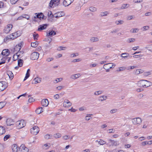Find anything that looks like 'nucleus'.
I'll return each instance as SVG.
<instances>
[{
	"label": "nucleus",
	"instance_id": "obj_51",
	"mask_svg": "<svg viewBox=\"0 0 152 152\" xmlns=\"http://www.w3.org/2000/svg\"><path fill=\"white\" fill-rule=\"evenodd\" d=\"M146 48H149V50L152 52V44L147 45Z\"/></svg>",
	"mask_w": 152,
	"mask_h": 152
},
{
	"label": "nucleus",
	"instance_id": "obj_15",
	"mask_svg": "<svg viewBox=\"0 0 152 152\" xmlns=\"http://www.w3.org/2000/svg\"><path fill=\"white\" fill-rule=\"evenodd\" d=\"M75 0H64L63 2V5L67 7L70 5Z\"/></svg>",
	"mask_w": 152,
	"mask_h": 152
},
{
	"label": "nucleus",
	"instance_id": "obj_24",
	"mask_svg": "<svg viewBox=\"0 0 152 152\" xmlns=\"http://www.w3.org/2000/svg\"><path fill=\"white\" fill-rule=\"evenodd\" d=\"M96 142H98L99 144L101 145H103L107 144V143L105 141L101 139L98 140L96 141Z\"/></svg>",
	"mask_w": 152,
	"mask_h": 152
},
{
	"label": "nucleus",
	"instance_id": "obj_5",
	"mask_svg": "<svg viewBox=\"0 0 152 152\" xmlns=\"http://www.w3.org/2000/svg\"><path fill=\"white\" fill-rule=\"evenodd\" d=\"M39 131V128L36 126H34L31 129V134L36 135L37 134Z\"/></svg>",
	"mask_w": 152,
	"mask_h": 152
},
{
	"label": "nucleus",
	"instance_id": "obj_31",
	"mask_svg": "<svg viewBox=\"0 0 152 152\" xmlns=\"http://www.w3.org/2000/svg\"><path fill=\"white\" fill-rule=\"evenodd\" d=\"M143 71L141 69H137L134 71V73L136 75H138L140 73H142Z\"/></svg>",
	"mask_w": 152,
	"mask_h": 152
},
{
	"label": "nucleus",
	"instance_id": "obj_6",
	"mask_svg": "<svg viewBox=\"0 0 152 152\" xmlns=\"http://www.w3.org/2000/svg\"><path fill=\"white\" fill-rule=\"evenodd\" d=\"M132 122L134 125H139L141 123L142 120L141 118L139 117L134 118L132 119Z\"/></svg>",
	"mask_w": 152,
	"mask_h": 152
},
{
	"label": "nucleus",
	"instance_id": "obj_4",
	"mask_svg": "<svg viewBox=\"0 0 152 152\" xmlns=\"http://www.w3.org/2000/svg\"><path fill=\"white\" fill-rule=\"evenodd\" d=\"M60 0H51L49 6L51 7H54L57 6L60 3Z\"/></svg>",
	"mask_w": 152,
	"mask_h": 152
},
{
	"label": "nucleus",
	"instance_id": "obj_36",
	"mask_svg": "<svg viewBox=\"0 0 152 152\" xmlns=\"http://www.w3.org/2000/svg\"><path fill=\"white\" fill-rule=\"evenodd\" d=\"M124 23V21L123 20H116L115 21V23L117 25H121Z\"/></svg>",
	"mask_w": 152,
	"mask_h": 152
},
{
	"label": "nucleus",
	"instance_id": "obj_13",
	"mask_svg": "<svg viewBox=\"0 0 152 152\" xmlns=\"http://www.w3.org/2000/svg\"><path fill=\"white\" fill-rule=\"evenodd\" d=\"M19 151L20 152H28V149L24 145H22L19 148Z\"/></svg>",
	"mask_w": 152,
	"mask_h": 152
},
{
	"label": "nucleus",
	"instance_id": "obj_48",
	"mask_svg": "<svg viewBox=\"0 0 152 152\" xmlns=\"http://www.w3.org/2000/svg\"><path fill=\"white\" fill-rule=\"evenodd\" d=\"M89 10L92 12H95L96 11V8L94 7H90Z\"/></svg>",
	"mask_w": 152,
	"mask_h": 152
},
{
	"label": "nucleus",
	"instance_id": "obj_22",
	"mask_svg": "<svg viewBox=\"0 0 152 152\" xmlns=\"http://www.w3.org/2000/svg\"><path fill=\"white\" fill-rule=\"evenodd\" d=\"M109 14V12L107 11L102 12L100 13L99 16L101 17L105 16H107Z\"/></svg>",
	"mask_w": 152,
	"mask_h": 152
},
{
	"label": "nucleus",
	"instance_id": "obj_41",
	"mask_svg": "<svg viewBox=\"0 0 152 152\" xmlns=\"http://www.w3.org/2000/svg\"><path fill=\"white\" fill-rule=\"evenodd\" d=\"M50 144H45L43 146V148L45 149H48L49 147H50Z\"/></svg>",
	"mask_w": 152,
	"mask_h": 152
},
{
	"label": "nucleus",
	"instance_id": "obj_53",
	"mask_svg": "<svg viewBox=\"0 0 152 152\" xmlns=\"http://www.w3.org/2000/svg\"><path fill=\"white\" fill-rule=\"evenodd\" d=\"M52 136L50 134H47L45 135V138L47 139H50Z\"/></svg>",
	"mask_w": 152,
	"mask_h": 152
},
{
	"label": "nucleus",
	"instance_id": "obj_12",
	"mask_svg": "<svg viewBox=\"0 0 152 152\" xmlns=\"http://www.w3.org/2000/svg\"><path fill=\"white\" fill-rule=\"evenodd\" d=\"M15 35L13 34V33L7 36L4 39V41L5 42H7L8 41L9 39L13 40L15 39Z\"/></svg>",
	"mask_w": 152,
	"mask_h": 152
},
{
	"label": "nucleus",
	"instance_id": "obj_37",
	"mask_svg": "<svg viewBox=\"0 0 152 152\" xmlns=\"http://www.w3.org/2000/svg\"><path fill=\"white\" fill-rule=\"evenodd\" d=\"M23 63V61L21 59H20L18 60V66L20 67L22 66Z\"/></svg>",
	"mask_w": 152,
	"mask_h": 152
},
{
	"label": "nucleus",
	"instance_id": "obj_35",
	"mask_svg": "<svg viewBox=\"0 0 152 152\" xmlns=\"http://www.w3.org/2000/svg\"><path fill=\"white\" fill-rule=\"evenodd\" d=\"M99 40V39L96 37H92L90 39V41L91 42H97Z\"/></svg>",
	"mask_w": 152,
	"mask_h": 152
},
{
	"label": "nucleus",
	"instance_id": "obj_64",
	"mask_svg": "<svg viewBox=\"0 0 152 152\" xmlns=\"http://www.w3.org/2000/svg\"><path fill=\"white\" fill-rule=\"evenodd\" d=\"M69 138V136L68 135H65L63 137V138L64 140H67Z\"/></svg>",
	"mask_w": 152,
	"mask_h": 152
},
{
	"label": "nucleus",
	"instance_id": "obj_58",
	"mask_svg": "<svg viewBox=\"0 0 152 152\" xmlns=\"http://www.w3.org/2000/svg\"><path fill=\"white\" fill-rule=\"evenodd\" d=\"M81 61V59L80 58H78L77 59H74L72 61V62H77L80 61Z\"/></svg>",
	"mask_w": 152,
	"mask_h": 152
},
{
	"label": "nucleus",
	"instance_id": "obj_17",
	"mask_svg": "<svg viewBox=\"0 0 152 152\" xmlns=\"http://www.w3.org/2000/svg\"><path fill=\"white\" fill-rule=\"evenodd\" d=\"M47 26V24H46L40 25L38 26V31H41L42 30H44L46 28Z\"/></svg>",
	"mask_w": 152,
	"mask_h": 152
},
{
	"label": "nucleus",
	"instance_id": "obj_27",
	"mask_svg": "<svg viewBox=\"0 0 152 152\" xmlns=\"http://www.w3.org/2000/svg\"><path fill=\"white\" fill-rule=\"evenodd\" d=\"M43 109L42 107H39L36 110V112L37 114H39L43 112Z\"/></svg>",
	"mask_w": 152,
	"mask_h": 152
},
{
	"label": "nucleus",
	"instance_id": "obj_44",
	"mask_svg": "<svg viewBox=\"0 0 152 152\" xmlns=\"http://www.w3.org/2000/svg\"><path fill=\"white\" fill-rule=\"evenodd\" d=\"M129 54L128 53H123L121 55V57L123 58H126L128 56Z\"/></svg>",
	"mask_w": 152,
	"mask_h": 152
},
{
	"label": "nucleus",
	"instance_id": "obj_32",
	"mask_svg": "<svg viewBox=\"0 0 152 152\" xmlns=\"http://www.w3.org/2000/svg\"><path fill=\"white\" fill-rule=\"evenodd\" d=\"M7 74L9 76V78L11 79H12L13 77V75L12 73L10 71L7 72Z\"/></svg>",
	"mask_w": 152,
	"mask_h": 152
},
{
	"label": "nucleus",
	"instance_id": "obj_55",
	"mask_svg": "<svg viewBox=\"0 0 152 152\" xmlns=\"http://www.w3.org/2000/svg\"><path fill=\"white\" fill-rule=\"evenodd\" d=\"M143 31H146V30H148L149 28V26H144L143 27Z\"/></svg>",
	"mask_w": 152,
	"mask_h": 152
},
{
	"label": "nucleus",
	"instance_id": "obj_29",
	"mask_svg": "<svg viewBox=\"0 0 152 152\" xmlns=\"http://www.w3.org/2000/svg\"><path fill=\"white\" fill-rule=\"evenodd\" d=\"M12 148L13 152H17L18 151V146L17 145L14 144L12 145Z\"/></svg>",
	"mask_w": 152,
	"mask_h": 152
},
{
	"label": "nucleus",
	"instance_id": "obj_33",
	"mask_svg": "<svg viewBox=\"0 0 152 152\" xmlns=\"http://www.w3.org/2000/svg\"><path fill=\"white\" fill-rule=\"evenodd\" d=\"M54 138L56 139L60 138L61 137V134L59 133L54 134L53 135Z\"/></svg>",
	"mask_w": 152,
	"mask_h": 152
},
{
	"label": "nucleus",
	"instance_id": "obj_42",
	"mask_svg": "<svg viewBox=\"0 0 152 152\" xmlns=\"http://www.w3.org/2000/svg\"><path fill=\"white\" fill-rule=\"evenodd\" d=\"M6 105V103L5 102H0V109L3 108Z\"/></svg>",
	"mask_w": 152,
	"mask_h": 152
},
{
	"label": "nucleus",
	"instance_id": "obj_50",
	"mask_svg": "<svg viewBox=\"0 0 152 152\" xmlns=\"http://www.w3.org/2000/svg\"><path fill=\"white\" fill-rule=\"evenodd\" d=\"M52 39L50 37H48V38L45 39V41L48 42L49 43H50L52 41Z\"/></svg>",
	"mask_w": 152,
	"mask_h": 152
},
{
	"label": "nucleus",
	"instance_id": "obj_8",
	"mask_svg": "<svg viewBox=\"0 0 152 152\" xmlns=\"http://www.w3.org/2000/svg\"><path fill=\"white\" fill-rule=\"evenodd\" d=\"M113 64L112 63H108L104 64L103 66V68L106 70L107 72H109L110 69L112 68Z\"/></svg>",
	"mask_w": 152,
	"mask_h": 152
},
{
	"label": "nucleus",
	"instance_id": "obj_23",
	"mask_svg": "<svg viewBox=\"0 0 152 152\" xmlns=\"http://www.w3.org/2000/svg\"><path fill=\"white\" fill-rule=\"evenodd\" d=\"M41 78L37 77H36L34 78L32 82L33 83H34L35 84H36L38 83H39L41 82Z\"/></svg>",
	"mask_w": 152,
	"mask_h": 152
},
{
	"label": "nucleus",
	"instance_id": "obj_40",
	"mask_svg": "<svg viewBox=\"0 0 152 152\" xmlns=\"http://www.w3.org/2000/svg\"><path fill=\"white\" fill-rule=\"evenodd\" d=\"M103 93V91H96L94 93V94L95 95H98L101 94Z\"/></svg>",
	"mask_w": 152,
	"mask_h": 152
},
{
	"label": "nucleus",
	"instance_id": "obj_45",
	"mask_svg": "<svg viewBox=\"0 0 152 152\" xmlns=\"http://www.w3.org/2000/svg\"><path fill=\"white\" fill-rule=\"evenodd\" d=\"M70 102L67 99L65 100L63 103V106L64 107H66V104Z\"/></svg>",
	"mask_w": 152,
	"mask_h": 152
},
{
	"label": "nucleus",
	"instance_id": "obj_49",
	"mask_svg": "<svg viewBox=\"0 0 152 152\" xmlns=\"http://www.w3.org/2000/svg\"><path fill=\"white\" fill-rule=\"evenodd\" d=\"M34 39L35 40H37L38 37V34H33Z\"/></svg>",
	"mask_w": 152,
	"mask_h": 152
},
{
	"label": "nucleus",
	"instance_id": "obj_60",
	"mask_svg": "<svg viewBox=\"0 0 152 152\" xmlns=\"http://www.w3.org/2000/svg\"><path fill=\"white\" fill-rule=\"evenodd\" d=\"M133 18V16L132 15H129L127 17V19L128 20H132Z\"/></svg>",
	"mask_w": 152,
	"mask_h": 152
},
{
	"label": "nucleus",
	"instance_id": "obj_39",
	"mask_svg": "<svg viewBox=\"0 0 152 152\" xmlns=\"http://www.w3.org/2000/svg\"><path fill=\"white\" fill-rule=\"evenodd\" d=\"M139 31V29L137 28H132L130 30V32L132 33H137Z\"/></svg>",
	"mask_w": 152,
	"mask_h": 152
},
{
	"label": "nucleus",
	"instance_id": "obj_7",
	"mask_svg": "<svg viewBox=\"0 0 152 152\" xmlns=\"http://www.w3.org/2000/svg\"><path fill=\"white\" fill-rule=\"evenodd\" d=\"M8 86L7 83L4 81L0 82V91H2L6 89Z\"/></svg>",
	"mask_w": 152,
	"mask_h": 152
},
{
	"label": "nucleus",
	"instance_id": "obj_63",
	"mask_svg": "<svg viewBox=\"0 0 152 152\" xmlns=\"http://www.w3.org/2000/svg\"><path fill=\"white\" fill-rule=\"evenodd\" d=\"M91 118L90 116L87 115L85 117V120L86 121H88L90 120Z\"/></svg>",
	"mask_w": 152,
	"mask_h": 152
},
{
	"label": "nucleus",
	"instance_id": "obj_19",
	"mask_svg": "<svg viewBox=\"0 0 152 152\" xmlns=\"http://www.w3.org/2000/svg\"><path fill=\"white\" fill-rule=\"evenodd\" d=\"M80 76V74L78 73L71 75L70 76V78L72 79L75 80L79 77Z\"/></svg>",
	"mask_w": 152,
	"mask_h": 152
},
{
	"label": "nucleus",
	"instance_id": "obj_30",
	"mask_svg": "<svg viewBox=\"0 0 152 152\" xmlns=\"http://www.w3.org/2000/svg\"><path fill=\"white\" fill-rule=\"evenodd\" d=\"M30 71V70L29 69H28L27 71L25 77L23 80V81H25L26 80L29 76V72Z\"/></svg>",
	"mask_w": 152,
	"mask_h": 152
},
{
	"label": "nucleus",
	"instance_id": "obj_43",
	"mask_svg": "<svg viewBox=\"0 0 152 152\" xmlns=\"http://www.w3.org/2000/svg\"><path fill=\"white\" fill-rule=\"evenodd\" d=\"M22 17L23 18H25L28 20L30 18V16L26 14H23L22 15Z\"/></svg>",
	"mask_w": 152,
	"mask_h": 152
},
{
	"label": "nucleus",
	"instance_id": "obj_46",
	"mask_svg": "<svg viewBox=\"0 0 152 152\" xmlns=\"http://www.w3.org/2000/svg\"><path fill=\"white\" fill-rule=\"evenodd\" d=\"M118 111V110L117 109H113L110 110V112L111 114H113L116 113Z\"/></svg>",
	"mask_w": 152,
	"mask_h": 152
},
{
	"label": "nucleus",
	"instance_id": "obj_25",
	"mask_svg": "<svg viewBox=\"0 0 152 152\" xmlns=\"http://www.w3.org/2000/svg\"><path fill=\"white\" fill-rule=\"evenodd\" d=\"M130 6V5L128 4H123L121 7V9H124L127 8Z\"/></svg>",
	"mask_w": 152,
	"mask_h": 152
},
{
	"label": "nucleus",
	"instance_id": "obj_10",
	"mask_svg": "<svg viewBox=\"0 0 152 152\" xmlns=\"http://www.w3.org/2000/svg\"><path fill=\"white\" fill-rule=\"evenodd\" d=\"M108 142L106 144L109 146H116L118 145V143L116 141L109 139L108 140Z\"/></svg>",
	"mask_w": 152,
	"mask_h": 152
},
{
	"label": "nucleus",
	"instance_id": "obj_56",
	"mask_svg": "<svg viewBox=\"0 0 152 152\" xmlns=\"http://www.w3.org/2000/svg\"><path fill=\"white\" fill-rule=\"evenodd\" d=\"M10 137V135H7L5 136L4 137V141L7 140Z\"/></svg>",
	"mask_w": 152,
	"mask_h": 152
},
{
	"label": "nucleus",
	"instance_id": "obj_62",
	"mask_svg": "<svg viewBox=\"0 0 152 152\" xmlns=\"http://www.w3.org/2000/svg\"><path fill=\"white\" fill-rule=\"evenodd\" d=\"M54 98L55 99H58L59 98V95L58 94H56L54 96Z\"/></svg>",
	"mask_w": 152,
	"mask_h": 152
},
{
	"label": "nucleus",
	"instance_id": "obj_18",
	"mask_svg": "<svg viewBox=\"0 0 152 152\" xmlns=\"http://www.w3.org/2000/svg\"><path fill=\"white\" fill-rule=\"evenodd\" d=\"M56 34V32L55 31L53 30H51L47 32L46 36L47 37H52Z\"/></svg>",
	"mask_w": 152,
	"mask_h": 152
},
{
	"label": "nucleus",
	"instance_id": "obj_34",
	"mask_svg": "<svg viewBox=\"0 0 152 152\" xmlns=\"http://www.w3.org/2000/svg\"><path fill=\"white\" fill-rule=\"evenodd\" d=\"M38 42L37 41L31 42V46L33 48H36L38 45Z\"/></svg>",
	"mask_w": 152,
	"mask_h": 152
},
{
	"label": "nucleus",
	"instance_id": "obj_20",
	"mask_svg": "<svg viewBox=\"0 0 152 152\" xmlns=\"http://www.w3.org/2000/svg\"><path fill=\"white\" fill-rule=\"evenodd\" d=\"M1 54L3 56H8L10 54V51L8 49L4 50L2 51Z\"/></svg>",
	"mask_w": 152,
	"mask_h": 152
},
{
	"label": "nucleus",
	"instance_id": "obj_57",
	"mask_svg": "<svg viewBox=\"0 0 152 152\" xmlns=\"http://www.w3.org/2000/svg\"><path fill=\"white\" fill-rule=\"evenodd\" d=\"M142 1L143 0H133V2L134 3H141Z\"/></svg>",
	"mask_w": 152,
	"mask_h": 152
},
{
	"label": "nucleus",
	"instance_id": "obj_9",
	"mask_svg": "<svg viewBox=\"0 0 152 152\" xmlns=\"http://www.w3.org/2000/svg\"><path fill=\"white\" fill-rule=\"evenodd\" d=\"M39 56V54L37 52H34L32 53L31 55L30 58L32 60L37 59Z\"/></svg>",
	"mask_w": 152,
	"mask_h": 152
},
{
	"label": "nucleus",
	"instance_id": "obj_2",
	"mask_svg": "<svg viewBox=\"0 0 152 152\" xmlns=\"http://www.w3.org/2000/svg\"><path fill=\"white\" fill-rule=\"evenodd\" d=\"M26 125L25 121L23 120L18 121L16 123V125L18 129H21L24 127Z\"/></svg>",
	"mask_w": 152,
	"mask_h": 152
},
{
	"label": "nucleus",
	"instance_id": "obj_61",
	"mask_svg": "<svg viewBox=\"0 0 152 152\" xmlns=\"http://www.w3.org/2000/svg\"><path fill=\"white\" fill-rule=\"evenodd\" d=\"M18 1V0H10V2L12 4H15Z\"/></svg>",
	"mask_w": 152,
	"mask_h": 152
},
{
	"label": "nucleus",
	"instance_id": "obj_1",
	"mask_svg": "<svg viewBox=\"0 0 152 152\" xmlns=\"http://www.w3.org/2000/svg\"><path fill=\"white\" fill-rule=\"evenodd\" d=\"M21 49V47L19 45H17L14 48L15 51H18L16 53V56L17 57V58H21L23 56V54L24 53L23 51H19Z\"/></svg>",
	"mask_w": 152,
	"mask_h": 152
},
{
	"label": "nucleus",
	"instance_id": "obj_26",
	"mask_svg": "<svg viewBox=\"0 0 152 152\" xmlns=\"http://www.w3.org/2000/svg\"><path fill=\"white\" fill-rule=\"evenodd\" d=\"M145 88L149 87L152 85V83L151 82L145 80Z\"/></svg>",
	"mask_w": 152,
	"mask_h": 152
},
{
	"label": "nucleus",
	"instance_id": "obj_47",
	"mask_svg": "<svg viewBox=\"0 0 152 152\" xmlns=\"http://www.w3.org/2000/svg\"><path fill=\"white\" fill-rule=\"evenodd\" d=\"M126 68V67H120L118 68V69L117 70V71L119 72L121 71H124L125 70Z\"/></svg>",
	"mask_w": 152,
	"mask_h": 152
},
{
	"label": "nucleus",
	"instance_id": "obj_16",
	"mask_svg": "<svg viewBox=\"0 0 152 152\" xmlns=\"http://www.w3.org/2000/svg\"><path fill=\"white\" fill-rule=\"evenodd\" d=\"M49 101L47 99H42L41 102L42 105L44 107L47 106L49 104Z\"/></svg>",
	"mask_w": 152,
	"mask_h": 152
},
{
	"label": "nucleus",
	"instance_id": "obj_21",
	"mask_svg": "<svg viewBox=\"0 0 152 152\" xmlns=\"http://www.w3.org/2000/svg\"><path fill=\"white\" fill-rule=\"evenodd\" d=\"M6 124L8 126H11L13 125L14 121L11 119H8L6 121Z\"/></svg>",
	"mask_w": 152,
	"mask_h": 152
},
{
	"label": "nucleus",
	"instance_id": "obj_14",
	"mask_svg": "<svg viewBox=\"0 0 152 152\" xmlns=\"http://www.w3.org/2000/svg\"><path fill=\"white\" fill-rule=\"evenodd\" d=\"M145 81L144 80L138 81L137 84V85L139 87L145 88Z\"/></svg>",
	"mask_w": 152,
	"mask_h": 152
},
{
	"label": "nucleus",
	"instance_id": "obj_54",
	"mask_svg": "<svg viewBox=\"0 0 152 152\" xmlns=\"http://www.w3.org/2000/svg\"><path fill=\"white\" fill-rule=\"evenodd\" d=\"M151 74V72L150 71L145 72L144 73V75L145 76H147Z\"/></svg>",
	"mask_w": 152,
	"mask_h": 152
},
{
	"label": "nucleus",
	"instance_id": "obj_52",
	"mask_svg": "<svg viewBox=\"0 0 152 152\" xmlns=\"http://www.w3.org/2000/svg\"><path fill=\"white\" fill-rule=\"evenodd\" d=\"M135 40V39L134 38L129 39L127 40V42L129 43L133 42Z\"/></svg>",
	"mask_w": 152,
	"mask_h": 152
},
{
	"label": "nucleus",
	"instance_id": "obj_28",
	"mask_svg": "<svg viewBox=\"0 0 152 152\" xmlns=\"http://www.w3.org/2000/svg\"><path fill=\"white\" fill-rule=\"evenodd\" d=\"M5 132V128L2 126H0V135L4 134Z\"/></svg>",
	"mask_w": 152,
	"mask_h": 152
},
{
	"label": "nucleus",
	"instance_id": "obj_59",
	"mask_svg": "<svg viewBox=\"0 0 152 152\" xmlns=\"http://www.w3.org/2000/svg\"><path fill=\"white\" fill-rule=\"evenodd\" d=\"M62 80L63 78H58L56 79V83H58L61 81Z\"/></svg>",
	"mask_w": 152,
	"mask_h": 152
},
{
	"label": "nucleus",
	"instance_id": "obj_11",
	"mask_svg": "<svg viewBox=\"0 0 152 152\" xmlns=\"http://www.w3.org/2000/svg\"><path fill=\"white\" fill-rule=\"evenodd\" d=\"M12 27L13 26L12 24H8L5 27L4 32L6 33H8L11 30Z\"/></svg>",
	"mask_w": 152,
	"mask_h": 152
},
{
	"label": "nucleus",
	"instance_id": "obj_3",
	"mask_svg": "<svg viewBox=\"0 0 152 152\" xmlns=\"http://www.w3.org/2000/svg\"><path fill=\"white\" fill-rule=\"evenodd\" d=\"M35 15L34 16V18L33 19V20L35 21H37L36 20V19L37 18H38L40 20L44 18V16L43 14L42 13H38V14L36 13H35Z\"/></svg>",
	"mask_w": 152,
	"mask_h": 152
},
{
	"label": "nucleus",
	"instance_id": "obj_38",
	"mask_svg": "<svg viewBox=\"0 0 152 152\" xmlns=\"http://www.w3.org/2000/svg\"><path fill=\"white\" fill-rule=\"evenodd\" d=\"M99 101H102L104 100H105L107 98V96H101L99 97Z\"/></svg>",
	"mask_w": 152,
	"mask_h": 152
}]
</instances>
